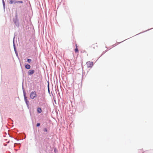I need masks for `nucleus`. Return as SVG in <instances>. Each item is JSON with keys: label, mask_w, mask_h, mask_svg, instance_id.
Masks as SVG:
<instances>
[{"label": "nucleus", "mask_w": 153, "mask_h": 153, "mask_svg": "<svg viewBox=\"0 0 153 153\" xmlns=\"http://www.w3.org/2000/svg\"><path fill=\"white\" fill-rule=\"evenodd\" d=\"M44 131H45V132H47V128H45L44 129Z\"/></svg>", "instance_id": "ddd939ff"}, {"label": "nucleus", "mask_w": 153, "mask_h": 153, "mask_svg": "<svg viewBox=\"0 0 153 153\" xmlns=\"http://www.w3.org/2000/svg\"><path fill=\"white\" fill-rule=\"evenodd\" d=\"M75 51L76 53L78 52V50L77 48H76L75 49Z\"/></svg>", "instance_id": "6e6552de"}, {"label": "nucleus", "mask_w": 153, "mask_h": 153, "mask_svg": "<svg viewBox=\"0 0 153 153\" xmlns=\"http://www.w3.org/2000/svg\"><path fill=\"white\" fill-rule=\"evenodd\" d=\"M25 68H26L27 69H30V66L29 65H26L25 66Z\"/></svg>", "instance_id": "39448f33"}, {"label": "nucleus", "mask_w": 153, "mask_h": 153, "mask_svg": "<svg viewBox=\"0 0 153 153\" xmlns=\"http://www.w3.org/2000/svg\"><path fill=\"white\" fill-rule=\"evenodd\" d=\"M13 1L12 0H10V4H12L13 3Z\"/></svg>", "instance_id": "9d476101"}, {"label": "nucleus", "mask_w": 153, "mask_h": 153, "mask_svg": "<svg viewBox=\"0 0 153 153\" xmlns=\"http://www.w3.org/2000/svg\"><path fill=\"white\" fill-rule=\"evenodd\" d=\"M27 103V104L29 102V101L27 100V102H25Z\"/></svg>", "instance_id": "2eb2a0df"}, {"label": "nucleus", "mask_w": 153, "mask_h": 153, "mask_svg": "<svg viewBox=\"0 0 153 153\" xmlns=\"http://www.w3.org/2000/svg\"><path fill=\"white\" fill-rule=\"evenodd\" d=\"M88 68H91L93 65V63L92 62L88 61L86 62Z\"/></svg>", "instance_id": "f03ea898"}, {"label": "nucleus", "mask_w": 153, "mask_h": 153, "mask_svg": "<svg viewBox=\"0 0 153 153\" xmlns=\"http://www.w3.org/2000/svg\"><path fill=\"white\" fill-rule=\"evenodd\" d=\"M37 111L39 113H41L42 111V110L40 108H37Z\"/></svg>", "instance_id": "20e7f679"}, {"label": "nucleus", "mask_w": 153, "mask_h": 153, "mask_svg": "<svg viewBox=\"0 0 153 153\" xmlns=\"http://www.w3.org/2000/svg\"><path fill=\"white\" fill-rule=\"evenodd\" d=\"M142 153H143V152H142Z\"/></svg>", "instance_id": "a211bd4d"}, {"label": "nucleus", "mask_w": 153, "mask_h": 153, "mask_svg": "<svg viewBox=\"0 0 153 153\" xmlns=\"http://www.w3.org/2000/svg\"><path fill=\"white\" fill-rule=\"evenodd\" d=\"M2 1H3V5H5V2H4V0H2Z\"/></svg>", "instance_id": "4468645a"}, {"label": "nucleus", "mask_w": 153, "mask_h": 153, "mask_svg": "<svg viewBox=\"0 0 153 153\" xmlns=\"http://www.w3.org/2000/svg\"><path fill=\"white\" fill-rule=\"evenodd\" d=\"M97 47V44H93L92 45V47L94 49L95 47Z\"/></svg>", "instance_id": "423d86ee"}, {"label": "nucleus", "mask_w": 153, "mask_h": 153, "mask_svg": "<svg viewBox=\"0 0 153 153\" xmlns=\"http://www.w3.org/2000/svg\"><path fill=\"white\" fill-rule=\"evenodd\" d=\"M14 3H23V1H15L14 2Z\"/></svg>", "instance_id": "0eeeda50"}, {"label": "nucleus", "mask_w": 153, "mask_h": 153, "mask_svg": "<svg viewBox=\"0 0 153 153\" xmlns=\"http://www.w3.org/2000/svg\"><path fill=\"white\" fill-rule=\"evenodd\" d=\"M25 102H27V98L25 96Z\"/></svg>", "instance_id": "9b49d317"}, {"label": "nucleus", "mask_w": 153, "mask_h": 153, "mask_svg": "<svg viewBox=\"0 0 153 153\" xmlns=\"http://www.w3.org/2000/svg\"><path fill=\"white\" fill-rule=\"evenodd\" d=\"M27 61L29 62L30 63L31 62V59H27Z\"/></svg>", "instance_id": "1a4fd4ad"}, {"label": "nucleus", "mask_w": 153, "mask_h": 153, "mask_svg": "<svg viewBox=\"0 0 153 153\" xmlns=\"http://www.w3.org/2000/svg\"><path fill=\"white\" fill-rule=\"evenodd\" d=\"M34 72V70H30L28 71V74L29 75H31L33 74Z\"/></svg>", "instance_id": "7ed1b4c3"}, {"label": "nucleus", "mask_w": 153, "mask_h": 153, "mask_svg": "<svg viewBox=\"0 0 153 153\" xmlns=\"http://www.w3.org/2000/svg\"><path fill=\"white\" fill-rule=\"evenodd\" d=\"M140 152L141 151V152H142L143 151L142 150H140L139 151Z\"/></svg>", "instance_id": "f3484780"}, {"label": "nucleus", "mask_w": 153, "mask_h": 153, "mask_svg": "<svg viewBox=\"0 0 153 153\" xmlns=\"http://www.w3.org/2000/svg\"><path fill=\"white\" fill-rule=\"evenodd\" d=\"M36 96V93L35 91H32L30 94V98L32 99H33L35 98Z\"/></svg>", "instance_id": "f257e3e1"}, {"label": "nucleus", "mask_w": 153, "mask_h": 153, "mask_svg": "<svg viewBox=\"0 0 153 153\" xmlns=\"http://www.w3.org/2000/svg\"><path fill=\"white\" fill-rule=\"evenodd\" d=\"M76 48H77V45L76 44Z\"/></svg>", "instance_id": "dca6fc26"}, {"label": "nucleus", "mask_w": 153, "mask_h": 153, "mask_svg": "<svg viewBox=\"0 0 153 153\" xmlns=\"http://www.w3.org/2000/svg\"><path fill=\"white\" fill-rule=\"evenodd\" d=\"M40 123H37L36 124V126H40Z\"/></svg>", "instance_id": "f8f14e48"}]
</instances>
